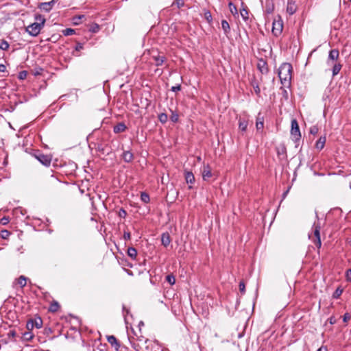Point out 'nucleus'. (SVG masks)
Returning <instances> with one entry per match:
<instances>
[{
  "instance_id": "f257e3e1",
  "label": "nucleus",
  "mask_w": 351,
  "mask_h": 351,
  "mask_svg": "<svg viewBox=\"0 0 351 351\" xmlns=\"http://www.w3.org/2000/svg\"><path fill=\"white\" fill-rule=\"evenodd\" d=\"M130 337L129 341L135 351H162V348L156 342L143 336Z\"/></svg>"
},
{
  "instance_id": "f03ea898",
  "label": "nucleus",
  "mask_w": 351,
  "mask_h": 351,
  "mask_svg": "<svg viewBox=\"0 0 351 351\" xmlns=\"http://www.w3.org/2000/svg\"><path fill=\"white\" fill-rule=\"evenodd\" d=\"M292 71L293 68L291 64L285 62L280 65L278 69V77L282 84H290Z\"/></svg>"
},
{
  "instance_id": "7ed1b4c3",
  "label": "nucleus",
  "mask_w": 351,
  "mask_h": 351,
  "mask_svg": "<svg viewBox=\"0 0 351 351\" xmlns=\"http://www.w3.org/2000/svg\"><path fill=\"white\" fill-rule=\"evenodd\" d=\"M35 20L36 21V22L26 27V32L32 36H36L40 34L46 21L45 18L41 14H36Z\"/></svg>"
},
{
  "instance_id": "20e7f679",
  "label": "nucleus",
  "mask_w": 351,
  "mask_h": 351,
  "mask_svg": "<svg viewBox=\"0 0 351 351\" xmlns=\"http://www.w3.org/2000/svg\"><path fill=\"white\" fill-rule=\"evenodd\" d=\"M313 237L311 238L315 245L319 249L322 246V241L320 239V229L321 225L319 222H314L313 226Z\"/></svg>"
},
{
  "instance_id": "39448f33",
  "label": "nucleus",
  "mask_w": 351,
  "mask_h": 351,
  "mask_svg": "<svg viewBox=\"0 0 351 351\" xmlns=\"http://www.w3.org/2000/svg\"><path fill=\"white\" fill-rule=\"evenodd\" d=\"M291 135L292 136L293 141L295 142L300 141L301 138V133L299 125L297 120L295 119L291 120Z\"/></svg>"
},
{
  "instance_id": "423d86ee",
  "label": "nucleus",
  "mask_w": 351,
  "mask_h": 351,
  "mask_svg": "<svg viewBox=\"0 0 351 351\" xmlns=\"http://www.w3.org/2000/svg\"><path fill=\"white\" fill-rule=\"evenodd\" d=\"M272 26V33L275 36H278L282 32L283 23L280 17L278 20H274Z\"/></svg>"
},
{
  "instance_id": "0eeeda50",
  "label": "nucleus",
  "mask_w": 351,
  "mask_h": 351,
  "mask_svg": "<svg viewBox=\"0 0 351 351\" xmlns=\"http://www.w3.org/2000/svg\"><path fill=\"white\" fill-rule=\"evenodd\" d=\"M36 158L43 165L49 167L51 162V156L49 155H45L42 153H37L34 154Z\"/></svg>"
},
{
  "instance_id": "6e6552de",
  "label": "nucleus",
  "mask_w": 351,
  "mask_h": 351,
  "mask_svg": "<svg viewBox=\"0 0 351 351\" xmlns=\"http://www.w3.org/2000/svg\"><path fill=\"white\" fill-rule=\"evenodd\" d=\"M202 178L204 181H208L213 176L209 165H204L202 170Z\"/></svg>"
},
{
  "instance_id": "1a4fd4ad",
  "label": "nucleus",
  "mask_w": 351,
  "mask_h": 351,
  "mask_svg": "<svg viewBox=\"0 0 351 351\" xmlns=\"http://www.w3.org/2000/svg\"><path fill=\"white\" fill-rule=\"evenodd\" d=\"M297 10L298 6L296 5L295 1L293 0H288L287 12L290 15H293L296 12Z\"/></svg>"
},
{
  "instance_id": "9d476101",
  "label": "nucleus",
  "mask_w": 351,
  "mask_h": 351,
  "mask_svg": "<svg viewBox=\"0 0 351 351\" xmlns=\"http://www.w3.org/2000/svg\"><path fill=\"white\" fill-rule=\"evenodd\" d=\"M257 68L262 74L267 73L268 72L267 64L263 59L258 60Z\"/></svg>"
},
{
  "instance_id": "9b49d317",
  "label": "nucleus",
  "mask_w": 351,
  "mask_h": 351,
  "mask_svg": "<svg viewBox=\"0 0 351 351\" xmlns=\"http://www.w3.org/2000/svg\"><path fill=\"white\" fill-rule=\"evenodd\" d=\"M152 58L154 60L155 65L157 66H162L163 63L167 60V58L165 56H161L160 54L156 56L153 55Z\"/></svg>"
},
{
  "instance_id": "f8f14e48",
  "label": "nucleus",
  "mask_w": 351,
  "mask_h": 351,
  "mask_svg": "<svg viewBox=\"0 0 351 351\" xmlns=\"http://www.w3.org/2000/svg\"><path fill=\"white\" fill-rule=\"evenodd\" d=\"M162 245L167 247L171 243V237L168 232H164L161 235Z\"/></svg>"
},
{
  "instance_id": "ddd939ff",
  "label": "nucleus",
  "mask_w": 351,
  "mask_h": 351,
  "mask_svg": "<svg viewBox=\"0 0 351 351\" xmlns=\"http://www.w3.org/2000/svg\"><path fill=\"white\" fill-rule=\"evenodd\" d=\"M126 129H127V127H126L125 124L123 122H120L114 126L113 132L115 134H119V133L125 132L126 130Z\"/></svg>"
},
{
  "instance_id": "4468645a",
  "label": "nucleus",
  "mask_w": 351,
  "mask_h": 351,
  "mask_svg": "<svg viewBox=\"0 0 351 351\" xmlns=\"http://www.w3.org/2000/svg\"><path fill=\"white\" fill-rule=\"evenodd\" d=\"M107 339L108 343L111 344L112 346L114 347L117 350L119 349L120 343L114 335L108 336Z\"/></svg>"
},
{
  "instance_id": "2eb2a0df",
  "label": "nucleus",
  "mask_w": 351,
  "mask_h": 351,
  "mask_svg": "<svg viewBox=\"0 0 351 351\" xmlns=\"http://www.w3.org/2000/svg\"><path fill=\"white\" fill-rule=\"evenodd\" d=\"M123 160L126 162H130L134 159V155L130 151H124L122 155Z\"/></svg>"
},
{
  "instance_id": "dca6fc26",
  "label": "nucleus",
  "mask_w": 351,
  "mask_h": 351,
  "mask_svg": "<svg viewBox=\"0 0 351 351\" xmlns=\"http://www.w3.org/2000/svg\"><path fill=\"white\" fill-rule=\"evenodd\" d=\"M326 141V136H320L315 143V148L318 150H322L324 147Z\"/></svg>"
},
{
  "instance_id": "f3484780",
  "label": "nucleus",
  "mask_w": 351,
  "mask_h": 351,
  "mask_svg": "<svg viewBox=\"0 0 351 351\" xmlns=\"http://www.w3.org/2000/svg\"><path fill=\"white\" fill-rule=\"evenodd\" d=\"M184 178L187 184H192L195 182V176L191 171H185Z\"/></svg>"
},
{
  "instance_id": "a211bd4d",
  "label": "nucleus",
  "mask_w": 351,
  "mask_h": 351,
  "mask_svg": "<svg viewBox=\"0 0 351 351\" xmlns=\"http://www.w3.org/2000/svg\"><path fill=\"white\" fill-rule=\"evenodd\" d=\"M56 0H52L49 2H45L40 4V8L46 12H49L52 9V6L55 3Z\"/></svg>"
},
{
  "instance_id": "6ab92c4d",
  "label": "nucleus",
  "mask_w": 351,
  "mask_h": 351,
  "mask_svg": "<svg viewBox=\"0 0 351 351\" xmlns=\"http://www.w3.org/2000/svg\"><path fill=\"white\" fill-rule=\"evenodd\" d=\"M251 85L254 88V90L256 93V95L258 97H260L261 95V89L259 88V84H258V81L256 80L255 77H254L252 80H251Z\"/></svg>"
},
{
  "instance_id": "aec40b11",
  "label": "nucleus",
  "mask_w": 351,
  "mask_h": 351,
  "mask_svg": "<svg viewBox=\"0 0 351 351\" xmlns=\"http://www.w3.org/2000/svg\"><path fill=\"white\" fill-rule=\"evenodd\" d=\"M248 125V121L245 119L240 118L239 120V128L240 130L245 132Z\"/></svg>"
},
{
  "instance_id": "412c9836",
  "label": "nucleus",
  "mask_w": 351,
  "mask_h": 351,
  "mask_svg": "<svg viewBox=\"0 0 351 351\" xmlns=\"http://www.w3.org/2000/svg\"><path fill=\"white\" fill-rule=\"evenodd\" d=\"M60 307V306L59 303L57 301L53 300L50 304V306L49 307V311L52 313H56L59 310Z\"/></svg>"
},
{
  "instance_id": "4be33fe9",
  "label": "nucleus",
  "mask_w": 351,
  "mask_h": 351,
  "mask_svg": "<svg viewBox=\"0 0 351 351\" xmlns=\"http://www.w3.org/2000/svg\"><path fill=\"white\" fill-rule=\"evenodd\" d=\"M339 56V53L337 49H332L329 52L328 60H336L338 59Z\"/></svg>"
},
{
  "instance_id": "5701e85b",
  "label": "nucleus",
  "mask_w": 351,
  "mask_h": 351,
  "mask_svg": "<svg viewBox=\"0 0 351 351\" xmlns=\"http://www.w3.org/2000/svg\"><path fill=\"white\" fill-rule=\"evenodd\" d=\"M221 27L224 32L226 35H228L230 32V27L228 22L226 20H222L221 21Z\"/></svg>"
},
{
  "instance_id": "b1692460",
  "label": "nucleus",
  "mask_w": 351,
  "mask_h": 351,
  "mask_svg": "<svg viewBox=\"0 0 351 351\" xmlns=\"http://www.w3.org/2000/svg\"><path fill=\"white\" fill-rule=\"evenodd\" d=\"M17 284L21 287L23 288L25 287L27 284V278L24 276H19L17 280Z\"/></svg>"
},
{
  "instance_id": "393cba45",
  "label": "nucleus",
  "mask_w": 351,
  "mask_h": 351,
  "mask_svg": "<svg viewBox=\"0 0 351 351\" xmlns=\"http://www.w3.org/2000/svg\"><path fill=\"white\" fill-rule=\"evenodd\" d=\"M128 255L132 259H135L137 256V251L134 247H130L128 249Z\"/></svg>"
},
{
  "instance_id": "a878e982",
  "label": "nucleus",
  "mask_w": 351,
  "mask_h": 351,
  "mask_svg": "<svg viewBox=\"0 0 351 351\" xmlns=\"http://www.w3.org/2000/svg\"><path fill=\"white\" fill-rule=\"evenodd\" d=\"M35 328H40L43 326V320L40 317H36L34 319H31Z\"/></svg>"
},
{
  "instance_id": "bb28decb",
  "label": "nucleus",
  "mask_w": 351,
  "mask_h": 351,
  "mask_svg": "<svg viewBox=\"0 0 351 351\" xmlns=\"http://www.w3.org/2000/svg\"><path fill=\"white\" fill-rule=\"evenodd\" d=\"M341 66H342L341 64L339 63L335 64L333 66V68H332V75L333 76L337 75L339 73V71L341 69Z\"/></svg>"
},
{
  "instance_id": "cd10ccee",
  "label": "nucleus",
  "mask_w": 351,
  "mask_h": 351,
  "mask_svg": "<svg viewBox=\"0 0 351 351\" xmlns=\"http://www.w3.org/2000/svg\"><path fill=\"white\" fill-rule=\"evenodd\" d=\"M343 291V289L341 288V287H337V289L335 291V292L332 294V298L335 299L339 298L342 294Z\"/></svg>"
},
{
  "instance_id": "c85d7f7f",
  "label": "nucleus",
  "mask_w": 351,
  "mask_h": 351,
  "mask_svg": "<svg viewBox=\"0 0 351 351\" xmlns=\"http://www.w3.org/2000/svg\"><path fill=\"white\" fill-rule=\"evenodd\" d=\"M256 127L257 130H262L263 128L264 123H263V117L261 119H260L259 117L257 118Z\"/></svg>"
},
{
  "instance_id": "c756f323",
  "label": "nucleus",
  "mask_w": 351,
  "mask_h": 351,
  "mask_svg": "<svg viewBox=\"0 0 351 351\" xmlns=\"http://www.w3.org/2000/svg\"><path fill=\"white\" fill-rule=\"evenodd\" d=\"M99 29H100V27L97 23L91 24L90 26V28H89V31L93 32V33H97V32H99Z\"/></svg>"
},
{
  "instance_id": "7c9ffc66",
  "label": "nucleus",
  "mask_w": 351,
  "mask_h": 351,
  "mask_svg": "<svg viewBox=\"0 0 351 351\" xmlns=\"http://www.w3.org/2000/svg\"><path fill=\"white\" fill-rule=\"evenodd\" d=\"M10 47V45L9 43L5 40H2L0 43V49L3 50V51H7L8 50Z\"/></svg>"
},
{
  "instance_id": "2f4dec72",
  "label": "nucleus",
  "mask_w": 351,
  "mask_h": 351,
  "mask_svg": "<svg viewBox=\"0 0 351 351\" xmlns=\"http://www.w3.org/2000/svg\"><path fill=\"white\" fill-rule=\"evenodd\" d=\"M10 234L11 232L7 230H2L0 232V236L3 239H8Z\"/></svg>"
},
{
  "instance_id": "473e14b6",
  "label": "nucleus",
  "mask_w": 351,
  "mask_h": 351,
  "mask_svg": "<svg viewBox=\"0 0 351 351\" xmlns=\"http://www.w3.org/2000/svg\"><path fill=\"white\" fill-rule=\"evenodd\" d=\"M228 7L230 8V10L231 13L233 15H236V14H238L237 8L236 5L233 3L230 2L228 3Z\"/></svg>"
},
{
  "instance_id": "72a5a7b5",
  "label": "nucleus",
  "mask_w": 351,
  "mask_h": 351,
  "mask_svg": "<svg viewBox=\"0 0 351 351\" xmlns=\"http://www.w3.org/2000/svg\"><path fill=\"white\" fill-rule=\"evenodd\" d=\"M158 120L162 123H167V120H168V116L166 113H160V114H158Z\"/></svg>"
},
{
  "instance_id": "f704fd0d",
  "label": "nucleus",
  "mask_w": 351,
  "mask_h": 351,
  "mask_svg": "<svg viewBox=\"0 0 351 351\" xmlns=\"http://www.w3.org/2000/svg\"><path fill=\"white\" fill-rule=\"evenodd\" d=\"M141 199L144 203H148L150 200L149 195L145 192H142L141 194Z\"/></svg>"
},
{
  "instance_id": "c9c22d12",
  "label": "nucleus",
  "mask_w": 351,
  "mask_h": 351,
  "mask_svg": "<svg viewBox=\"0 0 351 351\" xmlns=\"http://www.w3.org/2000/svg\"><path fill=\"white\" fill-rule=\"evenodd\" d=\"M166 280L171 285H173L176 282L175 276L173 274H169L166 276Z\"/></svg>"
},
{
  "instance_id": "e433bc0d",
  "label": "nucleus",
  "mask_w": 351,
  "mask_h": 351,
  "mask_svg": "<svg viewBox=\"0 0 351 351\" xmlns=\"http://www.w3.org/2000/svg\"><path fill=\"white\" fill-rule=\"evenodd\" d=\"M43 71H44L43 69L41 68V67H36L35 69H34L32 71V72L34 75L37 76V75H42Z\"/></svg>"
},
{
  "instance_id": "4c0bfd02",
  "label": "nucleus",
  "mask_w": 351,
  "mask_h": 351,
  "mask_svg": "<svg viewBox=\"0 0 351 351\" xmlns=\"http://www.w3.org/2000/svg\"><path fill=\"white\" fill-rule=\"evenodd\" d=\"M62 34L65 36H71V35H73L75 34V30L71 28H66V29L62 30Z\"/></svg>"
},
{
  "instance_id": "58836bf2",
  "label": "nucleus",
  "mask_w": 351,
  "mask_h": 351,
  "mask_svg": "<svg viewBox=\"0 0 351 351\" xmlns=\"http://www.w3.org/2000/svg\"><path fill=\"white\" fill-rule=\"evenodd\" d=\"M34 335L31 331H27L23 333V338L25 340L30 341L33 339Z\"/></svg>"
},
{
  "instance_id": "ea45409f",
  "label": "nucleus",
  "mask_w": 351,
  "mask_h": 351,
  "mask_svg": "<svg viewBox=\"0 0 351 351\" xmlns=\"http://www.w3.org/2000/svg\"><path fill=\"white\" fill-rule=\"evenodd\" d=\"M240 13H241L242 18L245 21H247L248 19V12H247V8H243L242 10H241Z\"/></svg>"
},
{
  "instance_id": "a19ab883",
  "label": "nucleus",
  "mask_w": 351,
  "mask_h": 351,
  "mask_svg": "<svg viewBox=\"0 0 351 351\" xmlns=\"http://www.w3.org/2000/svg\"><path fill=\"white\" fill-rule=\"evenodd\" d=\"M184 5V0H175L172 5H176L178 8H182Z\"/></svg>"
},
{
  "instance_id": "79ce46f5",
  "label": "nucleus",
  "mask_w": 351,
  "mask_h": 351,
  "mask_svg": "<svg viewBox=\"0 0 351 351\" xmlns=\"http://www.w3.org/2000/svg\"><path fill=\"white\" fill-rule=\"evenodd\" d=\"M178 118H179V116H178V113L175 112L173 111H171V115L170 117L171 121L173 123H176L178 121Z\"/></svg>"
},
{
  "instance_id": "37998d69",
  "label": "nucleus",
  "mask_w": 351,
  "mask_h": 351,
  "mask_svg": "<svg viewBox=\"0 0 351 351\" xmlns=\"http://www.w3.org/2000/svg\"><path fill=\"white\" fill-rule=\"evenodd\" d=\"M118 215L121 218H125L127 215V212L124 208H121L118 211Z\"/></svg>"
},
{
  "instance_id": "c03bdc74",
  "label": "nucleus",
  "mask_w": 351,
  "mask_h": 351,
  "mask_svg": "<svg viewBox=\"0 0 351 351\" xmlns=\"http://www.w3.org/2000/svg\"><path fill=\"white\" fill-rule=\"evenodd\" d=\"M319 128L317 125H313L310 128V134L315 135L318 133Z\"/></svg>"
},
{
  "instance_id": "a18cd8bd",
  "label": "nucleus",
  "mask_w": 351,
  "mask_h": 351,
  "mask_svg": "<svg viewBox=\"0 0 351 351\" xmlns=\"http://www.w3.org/2000/svg\"><path fill=\"white\" fill-rule=\"evenodd\" d=\"M204 17L208 23H210L212 21V15L209 11H205Z\"/></svg>"
},
{
  "instance_id": "49530a36",
  "label": "nucleus",
  "mask_w": 351,
  "mask_h": 351,
  "mask_svg": "<svg viewBox=\"0 0 351 351\" xmlns=\"http://www.w3.org/2000/svg\"><path fill=\"white\" fill-rule=\"evenodd\" d=\"M26 328L29 331H31L34 327L32 319H29L26 324Z\"/></svg>"
},
{
  "instance_id": "de8ad7c7",
  "label": "nucleus",
  "mask_w": 351,
  "mask_h": 351,
  "mask_svg": "<svg viewBox=\"0 0 351 351\" xmlns=\"http://www.w3.org/2000/svg\"><path fill=\"white\" fill-rule=\"evenodd\" d=\"M239 291L242 294H244L245 292V285L243 281H241L239 282Z\"/></svg>"
},
{
  "instance_id": "09e8293b",
  "label": "nucleus",
  "mask_w": 351,
  "mask_h": 351,
  "mask_svg": "<svg viewBox=\"0 0 351 351\" xmlns=\"http://www.w3.org/2000/svg\"><path fill=\"white\" fill-rule=\"evenodd\" d=\"M49 182L52 184H59L60 182L59 180L56 178L53 174L50 176Z\"/></svg>"
},
{
  "instance_id": "8fccbe9b",
  "label": "nucleus",
  "mask_w": 351,
  "mask_h": 351,
  "mask_svg": "<svg viewBox=\"0 0 351 351\" xmlns=\"http://www.w3.org/2000/svg\"><path fill=\"white\" fill-rule=\"evenodd\" d=\"M27 72L26 71H21L19 74V78L20 80H24L27 77Z\"/></svg>"
},
{
  "instance_id": "3c124183",
  "label": "nucleus",
  "mask_w": 351,
  "mask_h": 351,
  "mask_svg": "<svg viewBox=\"0 0 351 351\" xmlns=\"http://www.w3.org/2000/svg\"><path fill=\"white\" fill-rule=\"evenodd\" d=\"M346 278L347 281H351V269H348L346 270Z\"/></svg>"
},
{
  "instance_id": "603ef678",
  "label": "nucleus",
  "mask_w": 351,
  "mask_h": 351,
  "mask_svg": "<svg viewBox=\"0 0 351 351\" xmlns=\"http://www.w3.org/2000/svg\"><path fill=\"white\" fill-rule=\"evenodd\" d=\"M123 239L126 241L130 240L131 239L130 232L125 230L123 234Z\"/></svg>"
},
{
  "instance_id": "864d4df0",
  "label": "nucleus",
  "mask_w": 351,
  "mask_h": 351,
  "mask_svg": "<svg viewBox=\"0 0 351 351\" xmlns=\"http://www.w3.org/2000/svg\"><path fill=\"white\" fill-rule=\"evenodd\" d=\"M1 223L3 224V225H6L9 223L10 221V219H9V217H3L1 219Z\"/></svg>"
},
{
  "instance_id": "5fc2aeb1",
  "label": "nucleus",
  "mask_w": 351,
  "mask_h": 351,
  "mask_svg": "<svg viewBox=\"0 0 351 351\" xmlns=\"http://www.w3.org/2000/svg\"><path fill=\"white\" fill-rule=\"evenodd\" d=\"M171 90L172 91H173V92L179 91V90H181V85H180V84H178V85L175 86H172Z\"/></svg>"
},
{
  "instance_id": "6e6d98bb",
  "label": "nucleus",
  "mask_w": 351,
  "mask_h": 351,
  "mask_svg": "<svg viewBox=\"0 0 351 351\" xmlns=\"http://www.w3.org/2000/svg\"><path fill=\"white\" fill-rule=\"evenodd\" d=\"M82 49H83V45L82 43H77L76 46H75V50L76 51H80Z\"/></svg>"
},
{
  "instance_id": "4d7b16f0",
  "label": "nucleus",
  "mask_w": 351,
  "mask_h": 351,
  "mask_svg": "<svg viewBox=\"0 0 351 351\" xmlns=\"http://www.w3.org/2000/svg\"><path fill=\"white\" fill-rule=\"evenodd\" d=\"M351 319V316L349 313H345L344 315H343V322H347L348 320H350Z\"/></svg>"
},
{
  "instance_id": "13d9d810",
  "label": "nucleus",
  "mask_w": 351,
  "mask_h": 351,
  "mask_svg": "<svg viewBox=\"0 0 351 351\" xmlns=\"http://www.w3.org/2000/svg\"><path fill=\"white\" fill-rule=\"evenodd\" d=\"M16 331L15 330H10L8 333V335L9 336H11L12 337H14L16 336Z\"/></svg>"
},
{
  "instance_id": "bf43d9fd",
  "label": "nucleus",
  "mask_w": 351,
  "mask_h": 351,
  "mask_svg": "<svg viewBox=\"0 0 351 351\" xmlns=\"http://www.w3.org/2000/svg\"><path fill=\"white\" fill-rule=\"evenodd\" d=\"M6 71V67L4 64H0V72H5Z\"/></svg>"
},
{
  "instance_id": "052dcab7",
  "label": "nucleus",
  "mask_w": 351,
  "mask_h": 351,
  "mask_svg": "<svg viewBox=\"0 0 351 351\" xmlns=\"http://www.w3.org/2000/svg\"><path fill=\"white\" fill-rule=\"evenodd\" d=\"M329 320H330V323L331 324H335V322H336V320H335V317H330Z\"/></svg>"
},
{
  "instance_id": "680f3d73",
  "label": "nucleus",
  "mask_w": 351,
  "mask_h": 351,
  "mask_svg": "<svg viewBox=\"0 0 351 351\" xmlns=\"http://www.w3.org/2000/svg\"><path fill=\"white\" fill-rule=\"evenodd\" d=\"M317 351H327L326 348L321 347Z\"/></svg>"
},
{
  "instance_id": "e2e57ef3",
  "label": "nucleus",
  "mask_w": 351,
  "mask_h": 351,
  "mask_svg": "<svg viewBox=\"0 0 351 351\" xmlns=\"http://www.w3.org/2000/svg\"><path fill=\"white\" fill-rule=\"evenodd\" d=\"M97 149L98 151H101V152L104 151V148L101 147V145H98Z\"/></svg>"
},
{
  "instance_id": "0e129e2a",
  "label": "nucleus",
  "mask_w": 351,
  "mask_h": 351,
  "mask_svg": "<svg viewBox=\"0 0 351 351\" xmlns=\"http://www.w3.org/2000/svg\"><path fill=\"white\" fill-rule=\"evenodd\" d=\"M272 11H273V8H267V12L268 13H271V12H272Z\"/></svg>"
},
{
  "instance_id": "69168bd1",
  "label": "nucleus",
  "mask_w": 351,
  "mask_h": 351,
  "mask_svg": "<svg viewBox=\"0 0 351 351\" xmlns=\"http://www.w3.org/2000/svg\"><path fill=\"white\" fill-rule=\"evenodd\" d=\"M144 326V323L143 322L141 321L138 324V326H139V328L141 329V326Z\"/></svg>"
},
{
  "instance_id": "338daca9",
  "label": "nucleus",
  "mask_w": 351,
  "mask_h": 351,
  "mask_svg": "<svg viewBox=\"0 0 351 351\" xmlns=\"http://www.w3.org/2000/svg\"><path fill=\"white\" fill-rule=\"evenodd\" d=\"M84 18V15H79L78 16L76 17V19L80 20Z\"/></svg>"
},
{
  "instance_id": "774afa93",
  "label": "nucleus",
  "mask_w": 351,
  "mask_h": 351,
  "mask_svg": "<svg viewBox=\"0 0 351 351\" xmlns=\"http://www.w3.org/2000/svg\"><path fill=\"white\" fill-rule=\"evenodd\" d=\"M288 191H289L287 190L286 192L284 193V194H283L284 197L287 194Z\"/></svg>"
}]
</instances>
